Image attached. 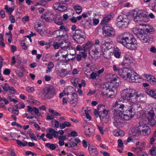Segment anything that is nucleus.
Returning a JSON list of instances; mask_svg holds the SVG:
<instances>
[{"label": "nucleus", "mask_w": 156, "mask_h": 156, "mask_svg": "<svg viewBox=\"0 0 156 156\" xmlns=\"http://www.w3.org/2000/svg\"><path fill=\"white\" fill-rule=\"evenodd\" d=\"M62 17H58V19L54 20V23L58 25H61L63 24V21H62Z\"/></svg>", "instance_id": "ea45409f"}, {"label": "nucleus", "mask_w": 156, "mask_h": 156, "mask_svg": "<svg viewBox=\"0 0 156 156\" xmlns=\"http://www.w3.org/2000/svg\"><path fill=\"white\" fill-rule=\"evenodd\" d=\"M60 41L59 40V42ZM60 42H59V44H58L57 42L55 41V42L53 44V46L54 48L55 49H57L58 48V47L60 46Z\"/></svg>", "instance_id": "603ef678"}, {"label": "nucleus", "mask_w": 156, "mask_h": 156, "mask_svg": "<svg viewBox=\"0 0 156 156\" xmlns=\"http://www.w3.org/2000/svg\"><path fill=\"white\" fill-rule=\"evenodd\" d=\"M100 42L99 40L98 39H96L95 41V43L94 44V46L95 47H96L97 45H98V47L97 48L100 49H101V46L100 44L99 43Z\"/></svg>", "instance_id": "79ce46f5"}, {"label": "nucleus", "mask_w": 156, "mask_h": 156, "mask_svg": "<svg viewBox=\"0 0 156 156\" xmlns=\"http://www.w3.org/2000/svg\"><path fill=\"white\" fill-rule=\"evenodd\" d=\"M133 62L132 58L129 55L126 54L123 56V61L121 62V65L123 66H126V65Z\"/></svg>", "instance_id": "4468645a"}, {"label": "nucleus", "mask_w": 156, "mask_h": 156, "mask_svg": "<svg viewBox=\"0 0 156 156\" xmlns=\"http://www.w3.org/2000/svg\"><path fill=\"white\" fill-rule=\"evenodd\" d=\"M154 31V28L152 27L150 25L147 24V27L146 34H151Z\"/></svg>", "instance_id": "e433bc0d"}, {"label": "nucleus", "mask_w": 156, "mask_h": 156, "mask_svg": "<svg viewBox=\"0 0 156 156\" xmlns=\"http://www.w3.org/2000/svg\"><path fill=\"white\" fill-rule=\"evenodd\" d=\"M45 146L52 150H54L56 148L55 144L50 143H46Z\"/></svg>", "instance_id": "c9c22d12"}, {"label": "nucleus", "mask_w": 156, "mask_h": 156, "mask_svg": "<svg viewBox=\"0 0 156 156\" xmlns=\"http://www.w3.org/2000/svg\"><path fill=\"white\" fill-rule=\"evenodd\" d=\"M150 7L151 9L152 10L156 12V2H154L151 5Z\"/></svg>", "instance_id": "09e8293b"}, {"label": "nucleus", "mask_w": 156, "mask_h": 156, "mask_svg": "<svg viewBox=\"0 0 156 156\" xmlns=\"http://www.w3.org/2000/svg\"><path fill=\"white\" fill-rule=\"evenodd\" d=\"M15 140L16 141L17 144L20 146L25 147L26 146L27 144V141H24V143H23L19 140L16 139H15Z\"/></svg>", "instance_id": "58836bf2"}, {"label": "nucleus", "mask_w": 156, "mask_h": 156, "mask_svg": "<svg viewBox=\"0 0 156 156\" xmlns=\"http://www.w3.org/2000/svg\"><path fill=\"white\" fill-rule=\"evenodd\" d=\"M10 73V70L9 69H5L3 71V74L5 75H9Z\"/></svg>", "instance_id": "4d7b16f0"}, {"label": "nucleus", "mask_w": 156, "mask_h": 156, "mask_svg": "<svg viewBox=\"0 0 156 156\" xmlns=\"http://www.w3.org/2000/svg\"><path fill=\"white\" fill-rule=\"evenodd\" d=\"M97 76V73H94V72L92 73L90 75V78L92 79H96Z\"/></svg>", "instance_id": "680f3d73"}, {"label": "nucleus", "mask_w": 156, "mask_h": 156, "mask_svg": "<svg viewBox=\"0 0 156 156\" xmlns=\"http://www.w3.org/2000/svg\"><path fill=\"white\" fill-rule=\"evenodd\" d=\"M60 45L62 49L66 50V49L70 47V43L67 42L66 40H63L60 42Z\"/></svg>", "instance_id": "6ab92c4d"}, {"label": "nucleus", "mask_w": 156, "mask_h": 156, "mask_svg": "<svg viewBox=\"0 0 156 156\" xmlns=\"http://www.w3.org/2000/svg\"><path fill=\"white\" fill-rule=\"evenodd\" d=\"M118 147H122L123 146V143L121 139H119L118 140Z\"/></svg>", "instance_id": "6e6d98bb"}, {"label": "nucleus", "mask_w": 156, "mask_h": 156, "mask_svg": "<svg viewBox=\"0 0 156 156\" xmlns=\"http://www.w3.org/2000/svg\"><path fill=\"white\" fill-rule=\"evenodd\" d=\"M0 14L2 18H3L5 17V11L4 10L2 9L1 10L0 12Z\"/></svg>", "instance_id": "69168bd1"}, {"label": "nucleus", "mask_w": 156, "mask_h": 156, "mask_svg": "<svg viewBox=\"0 0 156 156\" xmlns=\"http://www.w3.org/2000/svg\"><path fill=\"white\" fill-rule=\"evenodd\" d=\"M27 112L30 113V115L31 114V115L35 116V115L32 112H34L37 115L40 116L41 115L39 114V110L37 108L34 107L32 108L29 105L27 106Z\"/></svg>", "instance_id": "a211bd4d"}, {"label": "nucleus", "mask_w": 156, "mask_h": 156, "mask_svg": "<svg viewBox=\"0 0 156 156\" xmlns=\"http://www.w3.org/2000/svg\"><path fill=\"white\" fill-rule=\"evenodd\" d=\"M111 81V82L112 83V82H115L116 81H118V82H116L115 83V84H114L115 85H116V83H118L119 82L120 83L119 85L121 84V82H120L119 80V78L117 76H116L114 75L113 76V77H111L110 79Z\"/></svg>", "instance_id": "4c0bfd02"}, {"label": "nucleus", "mask_w": 156, "mask_h": 156, "mask_svg": "<svg viewBox=\"0 0 156 156\" xmlns=\"http://www.w3.org/2000/svg\"><path fill=\"white\" fill-rule=\"evenodd\" d=\"M117 25L119 28H124L128 25L129 20L128 16L125 15H120L117 18Z\"/></svg>", "instance_id": "0eeeda50"}, {"label": "nucleus", "mask_w": 156, "mask_h": 156, "mask_svg": "<svg viewBox=\"0 0 156 156\" xmlns=\"http://www.w3.org/2000/svg\"><path fill=\"white\" fill-rule=\"evenodd\" d=\"M101 44V49L103 52H105L107 50L111 49H113L114 48V44L112 42L102 41Z\"/></svg>", "instance_id": "9b49d317"}, {"label": "nucleus", "mask_w": 156, "mask_h": 156, "mask_svg": "<svg viewBox=\"0 0 156 156\" xmlns=\"http://www.w3.org/2000/svg\"><path fill=\"white\" fill-rule=\"evenodd\" d=\"M37 31L42 36H44L45 35L44 31L40 29V28L39 29H38V30H37Z\"/></svg>", "instance_id": "338daca9"}, {"label": "nucleus", "mask_w": 156, "mask_h": 156, "mask_svg": "<svg viewBox=\"0 0 156 156\" xmlns=\"http://www.w3.org/2000/svg\"><path fill=\"white\" fill-rule=\"evenodd\" d=\"M156 147L155 146H153L151 148V149L150 150V154L152 156H154V152L156 149Z\"/></svg>", "instance_id": "8fccbe9b"}, {"label": "nucleus", "mask_w": 156, "mask_h": 156, "mask_svg": "<svg viewBox=\"0 0 156 156\" xmlns=\"http://www.w3.org/2000/svg\"><path fill=\"white\" fill-rule=\"evenodd\" d=\"M73 7L75 9L76 13L78 14L80 13L82 11V8L81 6L78 5H73Z\"/></svg>", "instance_id": "c756f323"}, {"label": "nucleus", "mask_w": 156, "mask_h": 156, "mask_svg": "<svg viewBox=\"0 0 156 156\" xmlns=\"http://www.w3.org/2000/svg\"><path fill=\"white\" fill-rule=\"evenodd\" d=\"M25 115L27 119H33L34 118L36 119V117L35 116H34V115H30L28 113H25Z\"/></svg>", "instance_id": "052dcab7"}, {"label": "nucleus", "mask_w": 156, "mask_h": 156, "mask_svg": "<svg viewBox=\"0 0 156 156\" xmlns=\"http://www.w3.org/2000/svg\"><path fill=\"white\" fill-rule=\"evenodd\" d=\"M55 94V91L52 86L46 87L43 90L42 98L44 100H48L52 98Z\"/></svg>", "instance_id": "423d86ee"}, {"label": "nucleus", "mask_w": 156, "mask_h": 156, "mask_svg": "<svg viewBox=\"0 0 156 156\" xmlns=\"http://www.w3.org/2000/svg\"><path fill=\"white\" fill-rule=\"evenodd\" d=\"M136 75L137 74L136 73L130 70H129V73L126 80L130 82H135L136 77H137Z\"/></svg>", "instance_id": "ddd939ff"}, {"label": "nucleus", "mask_w": 156, "mask_h": 156, "mask_svg": "<svg viewBox=\"0 0 156 156\" xmlns=\"http://www.w3.org/2000/svg\"><path fill=\"white\" fill-rule=\"evenodd\" d=\"M34 29L36 30V31H37V30H38V29H39V28H40L41 26V23L36 22L34 23Z\"/></svg>", "instance_id": "c03bdc74"}, {"label": "nucleus", "mask_w": 156, "mask_h": 156, "mask_svg": "<svg viewBox=\"0 0 156 156\" xmlns=\"http://www.w3.org/2000/svg\"><path fill=\"white\" fill-rule=\"evenodd\" d=\"M53 8L55 10H57L60 12H63L67 9V5L62 2L55 3L53 5Z\"/></svg>", "instance_id": "9d476101"}, {"label": "nucleus", "mask_w": 156, "mask_h": 156, "mask_svg": "<svg viewBox=\"0 0 156 156\" xmlns=\"http://www.w3.org/2000/svg\"><path fill=\"white\" fill-rule=\"evenodd\" d=\"M120 52L117 50H115L114 51V55L116 58H119L120 56Z\"/></svg>", "instance_id": "3c124183"}, {"label": "nucleus", "mask_w": 156, "mask_h": 156, "mask_svg": "<svg viewBox=\"0 0 156 156\" xmlns=\"http://www.w3.org/2000/svg\"><path fill=\"white\" fill-rule=\"evenodd\" d=\"M132 15L134 21L136 22L140 21L141 20H139L141 19H142V20H144V18L148 17L146 12L141 10H139L138 11H134Z\"/></svg>", "instance_id": "1a4fd4ad"}, {"label": "nucleus", "mask_w": 156, "mask_h": 156, "mask_svg": "<svg viewBox=\"0 0 156 156\" xmlns=\"http://www.w3.org/2000/svg\"><path fill=\"white\" fill-rule=\"evenodd\" d=\"M49 132L50 133H52V135L55 138H57L58 136V133L54 129L50 128L49 130Z\"/></svg>", "instance_id": "72a5a7b5"}, {"label": "nucleus", "mask_w": 156, "mask_h": 156, "mask_svg": "<svg viewBox=\"0 0 156 156\" xmlns=\"http://www.w3.org/2000/svg\"><path fill=\"white\" fill-rule=\"evenodd\" d=\"M129 69L126 68L121 69L118 73L120 77L124 80H126L128 73H129Z\"/></svg>", "instance_id": "dca6fc26"}, {"label": "nucleus", "mask_w": 156, "mask_h": 156, "mask_svg": "<svg viewBox=\"0 0 156 156\" xmlns=\"http://www.w3.org/2000/svg\"><path fill=\"white\" fill-rule=\"evenodd\" d=\"M146 96L144 94L132 88H126L122 91L121 98L117 100L114 108V121L113 124L115 127H120L123 124L122 115L124 112V105L122 103L124 100H126L132 103H135Z\"/></svg>", "instance_id": "f257e3e1"}, {"label": "nucleus", "mask_w": 156, "mask_h": 156, "mask_svg": "<svg viewBox=\"0 0 156 156\" xmlns=\"http://www.w3.org/2000/svg\"><path fill=\"white\" fill-rule=\"evenodd\" d=\"M146 92L151 97L156 99V90L149 89L146 90Z\"/></svg>", "instance_id": "b1692460"}, {"label": "nucleus", "mask_w": 156, "mask_h": 156, "mask_svg": "<svg viewBox=\"0 0 156 156\" xmlns=\"http://www.w3.org/2000/svg\"><path fill=\"white\" fill-rule=\"evenodd\" d=\"M100 152L104 156H110V155L109 154L106 152L101 151Z\"/></svg>", "instance_id": "774afa93"}, {"label": "nucleus", "mask_w": 156, "mask_h": 156, "mask_svg": "<svg viewBox=\"0 0 156 156\" xmlns=\"http://www.w3.org/2000/svg\"><path fill=\"white\" fill-rule=\"evenodd\" d=\"M141 133V130L139 128L136 127L132 129L131 131L129 132V136L134 137L138 136Z\"/></svg>", "instance_id": "f3484780"}, {"label": "nucleus", "mask_w": 156, "mask_h": 156, "mask_svg": "<svg viewBox=\"0 0 156 156\" xmlns=\"http://www.w3.org/2000/svg\"><path fill=\"white\" fill-rule=\"evenodd\" d=\"M85 33L83 30L78 29L75 31H71L69 35L70 37H71L77 43L81 44L85 40Z\"/></svg>", "instance_id": "39448f33"}, {"label": "nucleus", "mask_w": 156, "mask_h": 156, "mask_svg": "<svg viewBox=\"0 0 156 156\" xmlns=\"http://www.w3.org/2000/svg\"><path fill=\"white\" fill-rule=\"evenodd\" d=\"M1 86L3 90L5 91H7L9 88V86L6 83H5L4 85H2Z\"/></svg>", "instance_id": "37998d69"}, {"label": "nucleus", "mask_w": 156, "mask_h": 156, "mask_svg": "<svg viewBox=\"0 0 156 156\" xmlns=\"http://www.w3.org/2000/svg\"><path fill=\"white\" fill-rule=\"evenodd\" d=\"M85 112L86 117L87 119H89V120H90L91 118L90 115L88 114V111L87 110H85Z\"/></svg>", "instance_id": "e2e57ef3"}, {"label": "nucleus", "mask_w": 156, "mask_h": 156, "mask_svg": "<svg viewBox=\"0 0 156 156\" xmlns=\"http://www.w3.org/2000/svg\"><path fill=\"white\" fill-rule=\"evenodd\" d=\"M88 150L90 154L91 155L95 154L97 153L96 148L91 146H89Z\"/></svg>", "instance_id": "c85d7f7f"}, {"label": "nucleus", "mask_w": 156, "mask_h": 156, "mask_svg": "<svg viewBox=\"0 0 156 156\" xmlns=\"http://www.w3.org/2000/svg\"><path fill=\"white\" fill-rule=\"evenodd\" d=\"M21 46L23 49L25 50H27L28 45H26L25 43L23 41H22L20 42Z\"/></svg>", "instance_id": "49530a36"}, {"label": "nucleus", "mask_w": 156, "mask_h": 156, "mask_svg": "<svg viewBox=\"0 0 156 156\" xmlns=\"http://www.w3.org/2000/svg\"><path fill=\"white\" fill-rule=\"evenodd\" d=\"M103 34L108 37H114L115 36V31L110 25L105 24L102 28Z\"/></svg>", "instance_id": "6e6552de"}, {"label": "nucleus", "mask_w": 156, "mask_h": 156, "mask_svg": "<svg viewBox=\"0 0 156 156\" xmlns=\"http://www.w3.org/2000/svg\"><path fill=\"white\" fill-rule=\"evenodd\" d=\"M105 108V106L102 105H99L98 106L97 109L94 110V114L95 115H98V113L101 112L102 111H104Z\"/></svg>", "instance_id": "5701e85b"}, {"label": "nucleus", "mask_w": 156, "mask_h": 156, "mask_svg": "<svg viewBox=\"0 0 156 156\" xmlns=\"http://www.w3.org/2000/svg\"><path fill=\"white\" fill-rule=\"evenodd\" d=\"M64 32L61 30H58L54 31L53 35L55 37H57L59 40L62 41L64 40L65 36Z\"/></svg>", "instance_id": "2eb2a0df"}, {"label": "nucleus", "mask_w": 156, "mask_h": 156, "mask_svg": "<svg viewBox=\"0 0 156 156\" xmlns=\"http://www.w3.org/2000/svg\"><path fill=\"white\" fill-rule=\"evenodd\" d=\"M113 133L114 135L116 136H122L124 135V133L123 131L118 129L114 130Z\"/></svg>", "instance_id": "393cba45"}, {"label": "nucleus", "mask_w": 156, "mask_h": 156, "mask_svg": "<svg viewBox=\"0 0 156 156\" xmlns=\"http://www.w3.org/2000/svg\"><path fill=\"white\" fill-rule=\"evenodd\" d=\"M116 40L117 42L131 50L135 49L137 46L136 39L129 33H123L119 35L116 37Z\"/></svg>", "instance_id": "f03ea898"}, {"label": "nucleus", "mask_w": 156, "mask_h": 156, "mask_svg": "<svg viewBox=\"0 0 156 156\" xmlns=\"http://www.w3.org/2000/svg\"><path fill=\"white\" fill-rule=\"evenodd\" d=\"M114 16V13L112 12L111 13L102 20L101 23L102 24H105L106 23L108 22L112 19L113 18Z\"/></svg>", "instance_id": "aec40b11"}, {"label": "nucleus", "mask_w": 156, "mask_h": 156, "mask_svg": "<svg viewBox=\"0 0 156 156\" xmlns=\"http://www.w3.org/2000/svg\"><path fill=\"white\" fill-rule=\"evenodd\" d=\"M108 110L106 109H105L104 111H102L101 112L98 113L97 115H98L99 116L100 118L101 119L102 118V119L105 118L108 114Z\"/></svg>", "instance_id": "bb28decb"}, {"label": "nucleus", "mask_w": 156, "mask_h": 156, "mask_svg": "<svg viewBox=\"0 0 156 156\" xmlns=\"http://www.w3.org/2000/svg\"><path fill=\"white\" fill-rule=\"evenodd\" d=\"M99 49L98 48H95V50H92L90 52H89V55L91 56L92 58H94L96 57V55H97V53H98V50Z\"/></svg>", "instance_id": "2f4dec72"}, {"label": "nucleus", "mask_w": 156, "mask_h": 156, "mask_svg": "<svg viewBox=\"0 0 156 156\" xmlns=\"http://www.w3.org/2000/svg\"><path fill=\"white\" fill-rule=\"evenodd\" d=\"M92 46L91 42L90 41H87L85 44L82 45V48L84 49V51H85L90 48Z\"/></svg>", "instance_id": "7c9ffc66"}, {"label": "nucleus", "mask_w": 156, "mask_h": 156, "mask_svg": "<svg viewBox=\"0 0 156 156\" xmlns=\"http://www.w3.org/2000/svg\"><path fill=\"white\" fill-rule=\"evenodd\" d=\"M67 100L70 102V103L73 107H75L77 105V102L78 101L77 98L74 100V98L70 99L69 97H67Z\"/></svg>", "instance_id": "cd10ccee"}, {"label": "nucleus", "mask_w": 156, "mask_h": 156, "mask_svg": "<svg viewBox=\"0 0 156 156\" xmlns=\"http://www.w3.org/2000/svg\"><path fill=\"white\" fill-rule=\"evenodd\" d=\"M139 25L142 26L143 27L141 28L138 27L133 28L132 29V31L142 41L146 43L149 42L150 41V37L146 35L147 24H141Z\"/></svg>", "instance_id": "7ed1b4c3"}, {"label": "nucleus", "mask_w": 156, "mask_h": 156, "mask_svg": "<svg viewBox=\"0 0 156 156\" xmlns=\"http://www.w3.org/2000/svg\"><path fill=\"white\" fill-rule=\"evenodd\" d=\"M147 119L149 124L152 126H154L156 123V116L154 118V113L153 110H150L148 112Z\"/></svg>", "instance_id": "f8f14e48"}, {"label": "nucleus", "mask_w": 156, "mask_h": 156, "mask_svg": "<svg viewBox=\"0 0 156 156\" xmlns=\"http://www.w3.org/2000/svg\"><path fill=\"white\" fill-rule=\"evenodd\" d=\"M123 114L122 115V118L123 121L124 120H128L130 119L131 118H132L133 117L134 114H129V115H126L124 114L123 115Z\"/></svg>", "instance_id": "a878e982"}, {"label": "nucleus", "mask_w": 156, "mask_h": 156, "mask_svg": "<svg viewBox=\"0 0 156 156\" xmlns=\"http://www.w3.org/2000/svg\"><path fill=\"white\" fill-rule=\"evenodd\" d=\"M85 133L87 136H89L90 133V128L86 129L85 130Z\"/></svg>", "instance_id": "0e129e2a"}, {"label": "nucleus", "mask_w": 156, "mask_h": 156, "mask_svg": "<svg viewBox=\"0 0 156 156\" xmlns=\"http://www.w3.org/2000/svg\"><path fill=\"white\" fill-rule=\"evenodd\" d=\"M119 82L117 83L115 85L113 83L107 82L104 83L101 87V94L103 95H106L110 98L113 95L114 91L119 85Z\"/></svg>", "instance_id": "20e7f679"}, {"label": "nucleus", "mask_w": 156, "mask_h": 156, "mask_svg": "<svg viewBox=\"0 0 156 156\" xmlns=\"http://www.w3.org/2000/svg\"><path fill=\"white\" fill-rule=\"evenodd\" d=\"M146 127L144 129H142L143 132L145 133V135L149 134L151 133L150 128H149L147 126H146Z\"/></svg>", "instance_id": "a19ab883"}, {"label": "nucleus", "mask_w": 156, "mask_h": 156, "mask_svg": "<svg viewBox=\"0 0 156 156\" xmlns=\"http://www.w3.org/2000/svg\"><path fill=\"white\" fill-rule=\"evenodd\" d=\"M9 151L10 152V154L11 156H16V154L12 149H9Z\"/></svg>", "instance_id": "bf43d9fd"}, {"label": "nucleus", "mask_w": 156, "mask_h": 156, "mask_svg": "<svg viewBox=\"0 0 156 156\" xmlns=\"http://www.w3.org/2000/svg\"><path fill=\"white\" fill-rule=\"evenodd\" d=\"M29 135L31 139H33L35 141L37 140V138L33 133H30Z\"/></svg>", "instance_id": "864d4df0"}, {"label": "nucleus", "mask_w": 156, "mask_h": 156, "mask_svg": "<svg viewBox=\"0 0 156 156\" xmlns=\"http://www.w3.org/2000/svg\"><path fill=\"white\" fill-rule=\"evenodd\" d=\"M71 124L69 122L65 121L64 122L61 124L60 126V129H63L66 127H68L70 126Z\"/></svg>", "instance_id": "f704fd0d"}, {"label": "nucleus", "mask_w": 156, "mask_h": 156, "mask_svg": "<svg viewBox=\"0 0 156 156\" xmlns=\"http://www.w3.org/2000/svg\"><path fill=\"white\" fill-rule=\"evenodd\" d=\"M55 126L56 128H58L60 126V127L61 125V124L60 122H59L57 121L56 120H55Z\"/></svg>", "instance_id": "13d9d810"}, {"label": "nucleus", "mask_w": 156, "mask_h": 156, "mask_svg": "<svg viewBox=\"0 0 156 156\" xmlns=\"http://www.w3.org/2000/svg\"><path fill=\"white\" fill-rule=\"evenodd\" d=\"M26 90L29 93H32L34 91V89L33 87H26Z\"/></svg>", "instance_id": "de8ad7c7"}, {"label": "nucleus", "mask_w": 156, "mask_h": 156, "mask_svg": "<svg viewBox=\"0 0 156 156\" xmlns=\"http://www.w3.org/2000/svg\"><path fill=\"white\" fill-rule=\"evenodd\" d=\"M69 140L70 142V143H71L73 147L77 146V144H80L81 142L80 140L78 137L71 138Z\"/></svg>", "instance_id": "412c9836"}, {"label": "nucleus", "mask_w": 156, "mask_h": 156, "mask_svg": "<svg viewBox=\"0 0 156 156\" xmlns=\"http://www.w3.org/2000/svg\"><path fill=\"white\" fill-rule=\"evenodd\" d=\"M78 136L77 133L75 131L71 132L70 134H68V136L69 137H76Z\"/></svg>", "instance_id": "a18cd8bd"}, {"label": "nucleus", "mask_w": 156, "mask_h": 156, "mask_svg": "<svg viewBox=\"0 0 156 156\" xmlns=\"http://www.w3.org/2000/svg\"><path fill=\"white\" fill-rule=\"evenodd\" d=\"M9 20H10L11 23H13L15 22L14 16L12 15H11L9 16Z\"/></svg>", "instance_id": "5fc2aeb1"}, {"label": "nucleus", "mask_w": 156, "mask_h": 156, "mask_svg": "<svg viewBox=\"0 0 156 156\" xmlns=\"http://www.w3.org/2000/svg\"><path fill=\"white\" fill-rule=\"evenodd\" d=\"M5 9L6 10V12L9 13L10 15H11L12 13L13 12L14 10V7H12L8 8V5H5Z\"/></svg>", "instance_id": "473e14b6"}, {"label": "nucleus", "mask_w": 156, "mask_h": 156, "mask_svg": "<svg viewBox=\"0 0 156 156\" xmlns=\"http://www.w3.org/2000/svg\"><path fill=\"white\" fill-rule=\"evenodd\" d=\"M56 73L58 75L61 77L65 76L68 74V72L67 70L65 69H62L61 70H57Z\"/></svg>", "instance_id": "4be33fe9"}]
</instances>
